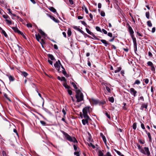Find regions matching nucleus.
<instances>
[{
    "label": "nucleus",
    "instance_id": "nucleus-1",
    "mask_svg": "<svg viewBox=\"0 0 156 156\" xmlns=\"http://www.w3.org/2000/svg\"><path fill=\"white\" fill-rule=\"evenodd\" d=\"M65 138L68 141L73 143H77V141L74 137H71L63 131H62Z\"/></svg>",
    "mask_w": 156,
    "mask_h": 156
},
{
    "label": "nucleus",
    "instance_id": "nucleus-2",
    "mask_svg": "<svg viewBox=\"0 0 156 156\" xmlns=\"http://www.w3.org/2000/svg\"><path fill=\"white\" fill-rule=\"evenodd\" d=\"M76 98L77 100V101L79 102L83 101V96L81 91L79 90H76Z\"/></svg>",
    "mask_w": 156,
    "mask_h": 156
},
{
    "label": "nucleus",
    "instance_id": "nucleus-3",
    "mask_svg": "<svg viewBox=\"0 0 156 156\" xmlns=\"http://www.w3.org/2000/svg\"><path fill=\"white\" fill-rule=\"evenodd\" d=\"M91 108L89 106L85 107L83 109V117L87 118L89 116L88 115V113H89L91 111Z\"/></svg>",
    "mask_w": 156,
    "mask_h": 156
},
{
    "label": "nucleus",
    "instance_id": "nucleus-4",
    "mask_svg": "<svg viewBox=\"0 0 156 156\" xmlns=\"http://www.w3.org/2000/svg\"><path fill=\"white\" fill-rule=\"evenodd\" d=\"M141 153L147 156H149L150 155V152L149 148L147 147H144V149L142 150Z\"/></svg>",
    "mask_w": 156,
    "mask_h": 156
},
{
    "label": "nucleus",
    "instance_id": "nucleus-5",
    "mask_svg": "<svg viewBox=\"0 0 156 156\" xmlns=\"http://www.w3.org/2000/svg\"><path fill=\"white\" fill-rule=\"evenodd\" d=\"M54 66L56 69L58 70L59 72H61V71H60V68L61 66V64L59 60L55 62V63L54 64Z\"/></svg>",
    "mask_w": 156,
    "mask_h": 156
},
{
    "label": "nucleus",
    "instance_id": "nucleus-6",
    "mask_svg": "<svg viewBox=\"0 0 156 156\" xmlns=\"http://www.w3.org/2000/svg\"><path fill=\"white\" fill-rule=\"evenodd\" d=\"M147 64L148 66L151 67V70L154 73L155 71V66L153 63L151 61H148L147 62Z\"/></svg>",
    "mask_w": 156,
    "mask_h": 156
},
{
    "label": "nucleus",
    "instance_id": "nucleus-7",
    "mask_svg": "<svg viewBox=\"0 0 156 156\" xmlns=\"http://www.w3.org/2000/svg\"><path fill=\"white\" fill-rule=\"evenodd\" d=\"M15 51L16 53H20L22 50V48L18 45H16L15 47Z\"/></svg>",
    "mask_w": 156,
    "mask_h": 156
},
{
    "label": "nucleus",
    "instance_id": "nucleus-8",
    "mask_svg": "<svg viewBox=\"0 0 156 156\" xmlns=\"http://www.w3.org/2000/svg\"><path fill=\"white\" fill-rule=\"evenodd\" d=\"M130 94L134 97L136 96L137 91L133 88H131L130 89Z\"/></svg>",
    "mask_w": 156,
    "mask_h": 156
},
{
    "label": "nucleus",
    "instance_id": "nucleus-9",
    "mask_svg": "<svg viewBox=\"0 0 156 156\" xmlns=\"http://www.w3.org/2000/svg\"><path fill=\"white\" fill-rule=\"evenodd\" d=\"M84 119L82 120V122L83 124L85 125L86 124H87L88 122V120L90 118L89 117H88L87 118L86 117H84Z\"/></svg>",
    "mask_w": 156,
    "mask_h": 156
},
{
    "label": "nucleus",
    "instance_id": "nucleus-10",
    "mask_svg": "<svg viewBox=\"0 0 156 156\" xmlns=\"http://www.w3.org/2000/svg\"><path fill=\"white\" fill-rule=\"evenodd\" d=\"M131 36L132 38V40H133V43L134 48H135L136 50H137V43H136V38L135 37H134V35H133V36Z\"/></svg>",
    "mask_w": 156,
    "mask_h": 156
},
{
    "label": "nucleus",
    "instance_id": "nucleus-11",
    "mask_svg": "<svg viewBox=\"0 0 156 156\" xmlns=\"http://www.w3.org/2000/svg\"><path fill=\"white\" fill-rule=\"evenodd\" d=\"M47 16H48L54 22L57 23H58L59 21L56 19H55L54 16H51L48 14H47Z\"/></svg>",
    "mask_w": 156,
    "mask_h": 156
},
{
    "label": "nucleus",
    "instance_id": "nucleus-12",
    "mask_svg": "<svg viewBox=\"0 0 156 156\" xmlns=\"http://www.w3.org/2000/svg\"><path fill=\"white\" fill-rule=\"evenodd\" d=\"M128 30L130 34V36H133V35H134V32L132 29V28L129 25Z\"/></svg>",
    "mask_w": 156,
    "mask_h": 156
},
{
    "label": "nucleus",
    "instance_id": "nucleus-13",
    "mask_svg": "<svg viewBox=\"0 0 156 156\" xmlns=\"http://www.w3.org/2000/svg\"><path fill=\"white\" fill-rule=\"evenodd\" d=\"M100 136L102 138L105 144L106 143V140L105 137V136L102 133H100Z\"/></svg>",
    "mask_w": 156,
    "mask_h": 156
},
{
    "label": "nucleus",
    "instance_id": "nucleus-14",
    "mask_svg": "<svg viewBox=\"0 0 156 156\" xmlns=\"http://www.w3.org/2000/svg\"><path fill=\"white\" fill-rule=\"evenodd\" d=\"M91 101L92 102V103L93 104L95 105L99 103V101L98 100L94 98L91 99Z\"/></svg>",
    "mask_w": 156,
    "mask_h": 156
},
{
    "label": "nucleus",
    "instance_id": "nucleus-15",
    "mask_svg": "<svg viewBox=\"0 0 156 156\" xmlns=\"http://www.w3.org/2000/svg\"><path fill=\"white\" fill-rule=\"evenodd\" d=\"M73 27L75 30H77V31H79L80 32L82 33L83 32V31L81 30L79 27H78L77 26H73Z\"/></svg>",
    "mask_w": 156,
    "mask_h": 156
},
{
    "label": "nucleus",
    "instance_id": "nucleus-16",
    "mask_svg": "<svg viewBox=\"0 0 156 156\" xmlns=\"http://www.w3.org/2000/svg\"><path fill=\"white\" fill-rule=\"evenodd\" d=\"M100 41L104 44L105 46H107L109 44V43H108L105 40L102 39Z\"/></svg>",
    "mask_w": 156,
    "mask_h": 156
},
{
    "label": "nucleus",
    "instance_id": "nucleus-17",
    "mask_svg": "<svg viewBox=\"0 0 156 156\" xmlns=\"http://www.w3.org/2000/svg\"><path fill=\"white\" fill-rule=\"evenodd\" d=\"M35 36L37 40L39 42L40 41V40H41V37L40 35L39 34H36Z\"/></svg>",
    "mask_w": 156,
    "mask_h": 156
},
{
    "label": "nucleus",
    "instance_id": "nucleus-18",
    "mask_svg": "<svg viewBox=\"0 0 156 156\" xmlns=\"http://www.w3.org/2000/svg\"><path fill=\"white\" fill-rule=\"evenodd\" d=\"M57 79L61 81H64L65 82L66 81V80L65 78L64 77H60V76H58Z\"/></svg>",
    "mask_w": 156,
    "mask_h": 156
},
{
    "label": "nucleus",
    "instance_id": "nucleus-19",
    "mask_svg": "<svg viewBox=\"0 0 156 156\" xmlns=\"http://www.w3.org/2000/svg\"><path fill=\"white\" fill-rule=\"evenodd\" d=\"M121 69L122 68L120 67H117L114 70V72L115 73H118L121 70Z\"/></svg>",
    "mask_w": 156,
    "mask_h": 156
},
{
    "label": "nucleus",
    "instance_id": "nucleus-20",
    "mask_svg": "<svg viewBox=\"0 0 156 156\" xmlns=\"http://www.w3.org/2000/svg\"><path fill=\"white\" fill-rule=\"evenodd\" d=\"M12 29L14 30V31L16 32H17L18 33H21V31L19 30L18 29L15 27H12Z\"/></svg>",
    "mask_w": 156,
    "mask_h": 156
},
{
    "label": "nucleus",
    "instance_id": "nucleus-21",
    "mask_svg": "<svg viewBox=\"0 0 156 156\" xmlns=\"http://www.w3.org/2000/svg\"><path fill=\"white\" fill-rule=\"evenodd\" d=\"M49 9L51 12H56V10L53 7H50L49 8Z\"/></svg>",
    "mask_w": 156,
    "mask_h": 156
},
{
    "label": "nucleus",
    "instance_id": "nucleus-22",
    "mask_svg": "<svg viewBox=\"0 0 156 156\" xmlns=\"http://www.w3.org/2000/svg\"><path fill=\"white\" fill-rule=\"evenodd\" d=\"M63 85L65 88L68 89V90L70 88V87L66 83H64Z\"/></svg>",
    "mask_w": 156,
    "mask_h": 156
},
{
    "label": "nucleus",
    "instance_id": "nucleus-23",
    "mask_svg": "<svg viewBox=\"0 0 156 156\" xmlns=\"http://www.w3.org/2000/svg\"><path fill=\"white\" fill-rule=\"evenodd\" d=\"M10 19L8 20H5V21L6 22V23L9 25H11L12 24V21L9 20Z\"/></svg>",
    "mask_w": 156,
    "mask_h": 156
},
{
    "label": "nucleus",
    "instance_id": "nucleus-24",
    "mask_svg": "<svg viewBox=\"0 0 156 156\" xmlns=\"http://www.w3.org/2000/svg\"><path fill=\"white\" fill-rule=\"evenodd\" d=\"M148 138H149V141L150 142H151L152 141V138L150 133L149 132L147 134Z\"/></svg>",
    "mask_w": 156,
    "mask_h": 156
},
{
    "label": "nucleus",
    "instance_id": "nucleus-25",
    "mask_svg": "<svg viewBox=\"0 0 156 156\" xmlns=\"http://www.w3.org/2000/svg\"><path fill=\"white\" fill-rule=\"evenodd\" d=\"M147 26L149 27H152V25L151 23V22L150 20H149L147 22Z\"/></svg>",
    "mask_w": 156,
    "mask_h": 156
},
{
    "label": "nucleus",
    "instance_id": "nucleus-26",
    "mask_svg": "<svg viewBox=\"0 0 156 156\" xmlns=\"http://www.w3.org/2000/svg\"><path fill=\"white\" fill-rule=\"evenodd\" d=\"M140 83V81L138 80H135V82L133 83V85L137 84L138 85Z\"/></svg>",
    "mask_w": 156,
    "mask_h": 156
},
{
    "label": "nucleus",
    "instance_id": "nucleus-27",
    "mask_svg": "<svg viewBox=\"0 0 156 156\" xmlns=\"http://www.w3.org/2000/svg\"><path fill=\"white\" fill-rule=\"evenodd\" d=\"M109 101L112 103H113L114 101V98L113 97H111L108 98Z\"/></svg>",
    "mask_w": 156,
    "mask_h": 156
},
{
    "label": "nucleus",
    "instance_id": "nucleus-28",
    "mask_svg": "<svg viewBox=\"0 0 156 156\" xmlns=\"http://www.w3.org/2000/svg\"><path fill=\"white\" fill-rule=\"evenodd\" d=\"M48 55V57L51 59V60H53L55 59V58L52 55L49 54Z\"/></svg>",
    "mask_w": 156,
    "mask_h": 156
},
{
    "label": "nucleus",
    "instance_id": "nucleus-29",
    "mask_svg": "<svg viewBox=\"0 0 156 156\" xmlns=\"http://www.w3.org/2000/svg\"><path fill=\"white\" fill-rule=\"evenodd\" d=\"M86 30L87 33L91 35H92L93 34V33L91 32L88 29L86 28Z\"/></svg>",
    "mask_w": 156,
    "mask_h": 156
},
{
    "label": "nucleus",
    "instance_id": "nucleus-30",
    "mask_svg": "<svg viewBox=\"0 0 156 156\" xmlns=\"http://www.w3.org/2000/svg\"><path fill=\"white\" fill-rule=\"evenodd\" d=\"M39 33L42 35L46 36L45 34L41 29H40L39 31Z\"/></svg>",
    "mask_w": 156,
    "mask_h": 156
},
{
    "label": "nucleus",
    "instance_id": "nucleus-31",
    "mask_svg": "<svg viewBox=\"0 0 156 156\" xmlns=\"http://www.w3.org/2000/svg\"><path fill=\"white\" fill-rule=\"evenodd\" d=\"M67 34L68 36L69 37H70L71 35L72 34V32L70 29H69L68 30Z\"/></svg>",
    "mask_w": 156,
    "mask_h": 156
},
{
    "label": "nucleus",
    "instance_id": "nucleus-32",
    "mask_svg": "<svg viewBox=\"0 0 156 156\" xmlns=\"http://www.w3.org/2000/svg\"><path fill=\"white\" fill-rule=\"evenodd\" d=\"M3 17L5 19V20H8L10 19L9 16L7 15H3Z\"/></svg>",
    "mask_w": 156,
    "mask_h": 156
},
{
    "label": "nucleus",
    "instance_id": "nucleus-33",
    "mask_svg": "<svg viewBox=\"0 0 156 156\" xmlns=\"http://www.w3.org/2000/svg\"><path fill=\"white\" fill-rule=\"evenodd\" d=\"M101 15L103 17H104L105 16V13L103 11H101L100 12Z\"/></svg>",
    "mask_w": 156,
    "mask_h": 156
},
{
    "label": "nucleus",
    "instance_id": "nucleus-34",
    "mask_svg": "<svg viewBox=\"0 0 156 156\" xmlns=\"http://www.w3.org/2000/svg\"><path fill=\"white\" fill-rule=\"evenodd\" d=\"M105 87L106 90L108 91V92L110 93H111V90L106 85H105Z\"/></svg>",
    "mask_w": 156,
    "mask_h": 156
},
{
    "label": "nucleus",
    "instance_id": "nucleus-35",
    "mask_svg": "<svg viewBox=\"0 0 156 156\" xmlns=\"http://www.w3.org/2000/svg\"><path fill=\"white\" fill-rule=\"evenodd\" d=\"M21 73L22 75L25 77H26L28 75V74L26 72H22Z\"/></svg>",
    "mask_w": 156,
    "mask_h": 156
},
{
    "label": "nucleus",
    "instance_id": "nucleus-36",
    "mask_svg": "<svg viewBox=\"0 0 156 156\" xmlns=\"http://www.w3.org/2000/svg\"><path fill=\"white\" fill-rule=\"evenodd\" d=\"M146 16L147 18L149 19L150 18V13L149 12H147L146 13Z\"/></svg>",
    "mask_w": 156,
    "mask_h": 156
},
{
    "label": "nucleus",
    "instance_id": "nucleus-37",
    "mask_svg": "<svg viewBox=\"0 0 156 156\" xmlns=\"http://www.w3.org/2000/svg\"><path fill=\"white\" fill-rule=\"evenodd\" d=\"M9 79L10 81H13L14 80V78L13 76H9Z\"/></svg>",
    "mask_w": 156,
    "mask_h": 156
},
{
    "label": "nucleus",
    "instance_id": "nucleus-38",
    "mask_svg": "<svg viewBox=\"0 0 156 156\" xmlns=\"http://www.w3.org/2000/svg\"><path fill=\"white\" fill-rule=\"evenodd\" d=\"M73 86V87L76 90L77 89V87L76 84H75V83L74 82H72L71 83Z\"/></svg>",
    "mask_w": 156,
    "mask_h": 156
},
{
    "label": "nucleus",
    "instance_id": "nucleus-39",
    "mask_svg": "<svg viewBox=\"0 0 156 156\" xmlns=\"http://www.w3.org/2000/svg\"><path fill=\"white\" fill-rule=\"evenodd\" d=\"M137 147L138 148L139 150V151L141 152L143 148H141V146L139 144H137Z\"/></svg>",
    "mask_w": 156,
    "mask_h": 156
},
{
    "label": "nucleus",
    "instance_id": "nucleus-40",
    "mask_svg": "<svg viewBox=\"0 0 156 156\" xmlns=\"http://www.w3.org/2000/svg\"><path fill=\"white\" fill-rule=\"evenodd\" d=\"M133 127L134 129L135 130L136 129V122L134 123L133 124Z\"/></svg>",
    "mask_w": 156,
    "mask_h": 156
},
{
    "label": "nucleus",
    "instance_id": "nucleus-41",
    "mask_svg": "<svg viewBox=\"0 0 156 156\" xmlns=\"http://www.w3.org/2000/svg\"><path fill=\"white\" fill-rule=\"evenodd\" d=\"M62 113L64 114L63 117H65V115H66V111H65V110L64 108H63L62 109Z\"/></svg>",
    "mask_w": 156,
    "mask_h": 156
},
{
    "label": "nucleus",
    "instance_id": "nucleus-42",
    "mask_svg": "<svg viewBox=\"0 0 156 156\" xmlns=\"http://www.w3.org/2000/svg\"><path fill=\"white\" fill-rule=\"evenodd\" d=\"M115 151L117 153V154L119 156L121 155L122 154V153L119 151H118L117 150H115Z\"/></svg>",
    "mask_w": 156,
    "mask_h": 156
},
{
    "label": "nucleus",
    "instance_id": "nucleus-43",
    "mask_svg": "<svg viewBox=\"0 0 156 156\" xmlns=\"http://www.w3.org/2000/svg\"><path fill=\"white\" fill-rule=\"evenodd\" d=\"M96 30L98 31H99L100 32H101V30L100 27H96Z\"/></svg>",
    "mask_w": 156,
    "mask_h": 156
},
{
    "label": "nucleus",
    "instance_id": "nucleus-44",
    "mask_svg": "<svg viewBox=\"0 0 156 156\" xmlns=\"http://www.w3.org/2000/svg\"><path fill=\"white\" fill-rule=\"evenodd\" d=\"M67 91L68 92V94L70 95H72V91L71 90H70L69 89Z\"/></svg>",
    "mask_w": 156,
    "mask_h": 156
},
{
    "label": "nucleus",
    "instance_id": "nucleus-45",
    "mask_svg": "<svg viewBox=\"0 0 156 156\" xmlns=\"http://www.w3.org/2000/svg\"><path fill=\"white\" fill-rule=\"evenodd\" d=\"M4 96L10 101H11L10 100L8 97L7 95L6 94H4Z\"/></svg>",
    "mask_w": 156,
    "mask_h": 156
},
{
    "label": "nucleus",
    "instance_id": "nucleus-46",
    "mask_svg": "<svg viewBox=\"0 0 156 156\" xmlns=\"http://www.w3.org/2000/svg\"><path fill=\"white\" fill-rule=\"evenodd\" d=\"M105 115H106V116H107V117L109 119H110L111 118H110V115L108 113V112H106L105 113Z\"/></svg>",
    "mask_w": 156,
    "mask_h": 156
},
{
    "label": "nucleus",
    "instance_id": "nucleus-47",
    "mask_svg": "<svg viewBox=\"0 0 156 156\" xmlns=\"http://www.w3.org/2000/svg\"><path fill=\"white\" fill-rule=\"evenodd\" d=\"M40 122L41 124L43 126H45L46 124V123L44 121H40Z\"/></svg>",
    "mask_w": 156,
    "mask_h": 156
},
{
    "label": "nucleus",
    "instance_id": "nucleus-48",
    "mask_svg": "<svg viewBox=\"0 0 156 156\" xmlns=\"http://www.w3.org/2000/svg\"><path fill=\"white\" fill-rule=\"evenodd\" d=\"M2 33L5 37H7L8 35L5 31L3 30L2 31Z\"/></svg>",
    "mask_w": 156,
    "mask_h": 156
},
{
    "label": "nucleus",
    "instance_id": "nucleus-49",
    "mask_svg": "<svg viewBox=\"0 0 156 156\" xmlns=\"http://www.w3.org/2000/svg\"><path fill=\"white\" fill-rule=\"evenodd\" d=\"M141 123V122H140ZM141 128L143 129H145V126H144V124H143V123H141Z\"/></svg>",
    "mask_w": 156,
    "mask_h": 156
},
{
    "label": "nucleus",
    "instance_id": "nucleus-50",
    "mask_svg": "<svg viewBox=\"0 0 156 156\" xmlns=\"http://www.w3.org/2000/svg\"><path fill=\"white\" fill-rule=\"evenodd\" d=\"M139 142L142 144H144L145 143L144 141L142 139H140Z\"/></svg>",
    "mask_w": 156,
    "mask_h": 156
},
{
    "label": "nucleus",
    "instance_id": "nucleus-51",
    "mask_svg": "<svg viewBox=\"0 0 156 156\" xmlns=\"http://www.w3.org/2000/svg\"><path fill=\"white\" fill-rule=\"evenodd\" d=\"M89 146L90 147H92L94 149L95 148V146L92 143H90L89 144Z\"/></svg>",
    "mask_w": 156,
    "mask_h": 156
},
{
    "label": "nucleus",
    "instance_id": "nucleus-52",
    "mask_svg": "<svg viewBox=\"0 0 156 156\" xmlns=\"http://www.w3.org/2000/svg\"><path fill=\"white\" fill-rule=\"evenodd\" d=\"M27 27L28 28H31L32 27V25L30 23H27Z\"/></svg>",
    "mask_w": 156,
    "mask_h": 156
},
{
    "label": "nucleus",
    "instance_id": "nucleus-53",
    "mask_svg": "<svg viewBox=\"0 0 156 156\" xmlns=\"http://www.w3.org/2000/svg\"><path fill=\"white\" fill-rule=\"evenodd\" d=\"M103 154L101 151L99 152V156H103Z\"/></svg>",
    "mask_w": 156,
    "mask_h": 156
},
{
    "label": "nucleus",
    "instance_id": "nucleus-54",
    "mask_svg": "<svg viewBox=\"0 0 156 156\" xmlns=\"http://www.w3.org/2000/svg\"><path fill=\"white\" fill-rule=\"evenodd\" d=\"M39 42H40V43L42 45L43 44H44V40H43V39H41V40H40V41Z\"/></svg>",
    "mask_w": 156,
    "mask_h": 156
},
{
    "label": "nucleus",
    "instance_id": "nucleus-55",
    "mask_svg": "<svg viewBox=\"0 0 156 156\" xmlns=\"http://www.w3.org/2000/svg\"><path fill=\"white\" fill-rule=\"evenodd\" d=\"M62 72L63 74L66 76L67 74L66 71L65 70H62Z\"/></svg>",
    "mask_w": 156,
    "mask_h": 156
},
{
    "label": "nucleus",
    "instance_id": "nucleus-56",
    "mask_svg": "<svg viewBox=\"0 0 156 156\" xmlns=\"http://www.w3.org/2000/svg\"><path fill=\"white\" fill-rule=\"evenodd\" d=\"M142 107L143 108H147V105L146 104H144L142 105Z\"/></svg>",
    "mask_w": 156,
    "mask_h": 156
},
{
    "label": "nucleus",
    "instance_id": "nucleus-57",
    "mask_svg": "<svg viewBox=\"0 0 156 156\" xmlns=\"http://www.w3.org/2000/svg\"><path fill=\"white\" fill-rule=\"evenodd\" d=\"M81 23L83 25H84L85 26H87V24L84 21H81Z\"/></svg>",
    "mask_w": 156,
    "mask_h": 156
},
{
    "label": "nucleus",
    "instance_id": "nucleus-58",
    "mask_svg": "<svg viewBox=\"0 0 156 156\" xmlns=\"http://www.w3.org/2000/svg\"><path fill=\"white\" fill-rule=\"evenodd\" d=\"M102 31L105 34H107V32L106 30H105L104 29H102Z\"/></svg>",
    "mask_w": 156,
    "mask_h": 156
},
{
    "label": "nucleus",
    "instance_id": "nucleus-59",
    "mask_svg": "<svg viewBox=\"0 0 156 156\" xmlns=\"http://www.w3.org/2000/svg\"><path fill=\"white\" fill-rule=\"evenodd\" d=\"M108 35L110 37H112V34L111 33L109 32L108 34Z\"/></svg>",
    "mask_w": 156,
    "mask_h": 156
},
{
    "label": "nucleus",
    "instance_id": "nucleus-60",
    "mask_svg": "<svg viewBox=\"0 0 156 156\" xmlns=\"http://www.w3.org/2000/svg\"><path fill=\"white\" fill-rule=\"evenodd\" d=\"M148 53L149 56L150 57H152V56H153L151 52L149 51L148 52Z\"/></svg>",
    "mask_w": 156,
    "mask_h": 156
},
{
    "label": "nucleus",
    "instance_id": "nucleus-61",
    "mask_svg": "<svg viewBox=\"0 0 156 156\" xmlns=\"http://www.w3.org/2000/svg\"><path fill=\"white\" fill-rule=\"evenodd\" d=\"M155 31V27H154L152 28V32L153 33H154Z\"/></svg>",
    "mask_w": 156,
    "mask_h": 156
},
{
    "label": "nucleus",
    "instance_id": "nucleus-62",
    "mask_svg": "<svg viewBox=\"0 0 156 156\" xmlns=\"http://www.w3.org/2000/svg\"><path fill=\"white\" fill-rule=\"evenodd\" d=\"M145 82L146 84H147L149 82V80L148 79H146L145 80Z\"/></svg>",
    "mask_w": 156,
    "mask_h": 156
},
{
    "label": "nucleus",
    "instance_id": "nucleus-63",
    "mask_svg": "<svg viewBox=\"0 0 156 156\" xmlns=\"http://www.w3.org/2000/svg\"><path fill=\"white\" fill-rule=\"evenodd\" d=\"M48 62L49 63V64H51V65H52L53 64V62L52 61H51L50 60H48Z\"/></svg>",
    "mask_w": 156,
    "mask_h": 156
},
{
    "label": "nucleus",
    "instance_id": "nucleus-64",
    "mask_svg": "<svg viewBox=\"0 0 156 156\" xmlns=\"http://www.w3.org/2000/svg\"><path fill=\"white\" fill-rule=\"evenodd\" d=\"M101 7V3H99L98 4V7L100 9Z\"/></svg>",
    "mask_w": 156,
    "mask_h": 156
}]
</instances>
